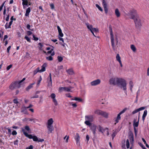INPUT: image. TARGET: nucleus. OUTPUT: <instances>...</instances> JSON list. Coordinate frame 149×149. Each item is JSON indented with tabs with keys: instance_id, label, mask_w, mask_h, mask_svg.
Returning a JSON list of instances; mask_svg holds the SVG:
<instances>
[{
	"instance_id": "f257e3e1",
	"label": "nucleus",
	"mask_w": 149,
	"mask_h": 149,
	"mask_svg": "<svg viewBox=\"0 0 149 149\" xmlns=\"http://www.w3.org/2000/svg\"><path fill=\"white\" fill-rule=\"evenodd\" d=\"M109 83L110 85L115 86L118 85L121 88L125 90V92L127 84L125 80L121 78L113 77L110 78L109 80Z\"/></svg>"
},
{
	"instance_id": "f03ea898",
	"label": "nucleus",
	"mask_w": 149,
	"mask_h": 149,
	"mask_svg": "<svg viewBox=\"0 0 149 149\" xmlns=\"http://www.w3.org/2000/svg\"><path fill=\"white\" fill-rule=\"evenodd\" d=\"M109 29L111 36V41L112 48L113 50H115L117 49V48L119 47V45L118 43V39L117 38H116V45H114V39L113 38V34L112 29L111 25H109Z\"/></svg>"
},
{
	"instance_id": "7ed1b4c3",
	"label": "nucleus",
	"mask_w": 149,
	"mask_h": 149,
	"mask_svg": "<svg viewBox=\"0 0 149 149\" xmlns=\"http://www.w3.org/2000/svg\"><path fill=\"white\" fill-rule=\"evenodd\" d=\"M85 121L84 123L87 125L90 126L92 124L91 122L94 120V116L93 115H89L85 116Z\"/></svg>"
},
{
	"instance_id": "20e7f679",
	"label": "nucleus",
	"mask_w": 149,
	"mask_h": 149,
	"mask_svg": "<svg viewBox=\"0 0 149 149\" xmlns=\"http://www.w3.org/2000/svg\"><path fill=\"white\" fill-rule=\"evenodd\" d=\"M131 18L134 19L136 26L137 28H139L141 26V24L140 19L138 15H132Z\"/></svg>"
},
{
	"instance_id": "39448f33",
	"label": "nucleus",
	"mask_w": 149,
	"mask_h": 149,
	"mask_svg": "<svg viewBox=\"0 0 149 149\" xmlns=\"http://www.w3.org/2000/svg\"><path fill=\"white\" fill-rule=\"evenodd\" d=\"M86 25L88 29L90 30L94 36L96 37V36L94 33L93 32H98V29L96 28H93L92 25L89 24L88 23H86Z\"/></svg>"
},
{
	"instance_id": "423d86ee",
	"label": "nucleus",
	"mask_w": 149,
	"mask_h": 149,
	"mask_svg": "<svg viewBox=\"0 0 149 149\" xmlns=\"http://www.w3.org/2000/svg\"><path fill=\"white\" fill-rule=\"evenodd\" d=\"M21 84L19 82H15L12 83L9 87L10 89L13 90L15 88H19L21 87Z\"/></svg>"
},
{
	"instance_id": "0eeeda50",
	"label": "nucleus",
	"mask_w": 149,
	"mask_h": 149,
	"mask_svg": "<svg viewBox=\"0 0 149 149\" xmlns=\"http://www.w3.org/2000/svg\"><path fill=\"white\" fill-rule=\"evenodd\" d=\"M101 82V80L99 79H97L91 82L92 86H95L99 84Z\"/></svg>"
},
{
	"instance_id": "6e6552de",
	"label": "nucleus",
	"mask_w": 149,
	"mask_h": 149,
	"mask_svg": "<svg viewBox=\"0 0 149 149\" xmlns=\"http://www.w3.org/2000/svg\"><path fill=\"white\" fill-rule=\"evenodd\" d=\"M102 4L103 8L106 13H107L108 12V9L107 8V4L105 0H102Z\"/></svg>"
},
{
	"instance_id": "1a4fd4ad",
	"label": "nucleus",
	"mask_w": 149,
	"mask_h": 149,
	"mask_svg": "<svg viewBox=\"0 0 149 149\" xmlns=\"http://www.w3.org/2000/svg\"><path fill=\"white\" fill-rule=\"evenodd\" d=\"M22 130L26 136L28 137L30 139H33V136L31 134H29L26 132L25 131L24 129V128H22Z\"/></svg>"
},
{
	"instance_id": "9d476101",
	"label": "nucleus",
	"mask_w": 149,
	"mask_h": 149,
	"mask_svg": "<svg viewBox=\"0 0 149 149\" xmlns=\"http://www.w3.org/2000/svg\"><path fill=\"white\" fill-rule=\"evenodd\" d=\"M47 128L48 130V134H50L52 133V131L54 130V127L52 125H47Z\"/></svg>"
},
{
	"instance_id": "9b49d317",
	"label": "nucleus",
	"mask_w": 149,
	"mask_h": 149,
	"mask_svg": "<svg viewBox=\"0 0 149 149\" xmlns=\"http://www.w3.org/2000/svg\"><path fill=\"white\" fill-rule=\"evenodd\" d=\"M66 71L70 75H72L74 74V72L72 68L66 70Z\"/></svg>"
},
{
	"instance_id": "f8f14e48",
	"label": "nucleus",
	"mask_w": 149,
	"mask_h": 149,
	"mask_svg": "<svg viewBox=\"0 0 149 149\" xmlns=\"http://www.w3.org/2000/svg\"><path fill=\"white\" fill-rule=\"evenodd\" d=\"M80 137L79 136V134L78 133H77L76 134L75 139L76 141V142L77 144H78L79 142Z\"/></svg>"
},
{
	"instance_id": "ddd939ff",
	"label": "nucleus",
	"mask_w": 149,
	"mask_h": 149,
	"mask_svg": "<svg viewBox=\"0 0 149 149\" xmlns=\"http://www.w3.org/2000/svg\"><path fill=\"white\" fill-rule=\"evenodd\" d=\"M102 111L96 109L94 111V113L98 115H101Z\"/></svg>"
},
{
	"instance_id": "4468645a",
	"label": "nucleus",
	"mask_w": 149,
	"mask_h": 149,
	"mask_svg": "<svg viewBox=\"0 0 149 149\" xmlns=\"http://www.w3.org/2000/svg\"><path fill=\"white\" fill-rule=\"evenodd\" d=\"M57 28L58 30L59 36L61 37H63V34L62 33V30L58 26H57Z\"/></svg>"
},
{
	"instance_id": "2eb2a0df",
	"label": "nucleus",
	"mask_w": 149,
	"mask_h": 149,
	"mask_svg": "<svg viewBox=\"0 0 149 149\" xmlns=\"http://www.w3.org/2000/svg\"><path fill=\"white\" fill-rule=\"evenodd\" d=\"M46 65V64L45 63L42 66V69L41 70L39 69L40 72H42L45 71Z\"/></svg>"
},
{
	"instance_id": "dca6fc26",
	"label": "nucleus",
	"mask_w": 149,
	"mask_h": 149,
	"mask_svg": "<svg viewBox=\"0 0 149 149\" xmlns=\"http://www.w3.org/2000/svg\"><path fill=\"white\" fill-rule=\"evenodd\" d=\"M109 113L106 112L102 111L101 115L106 118H108V117Z\"/></svg>"
},
{
	"instance_id": "f3484780",
	"label": "nucleus",
	"mask_w": 149,
	"mask_h": 149,
	"mask_svg": "<svg viewBox=\"0 0 149 149\" xmlns=\"http://www.w3.org/2000/svg\"><path fill=\"white\" fill-rule=\"evenodd\" d=\"M60 90L62 91L64 90L67 92H70V88L66 87H61L60 88Z\"/></svg>"
},
{
	"instance_id": "a211bd4d",
	"label": "nucleus",
	"mask_w": 149,
	"mask_h": 149,
	"mask_svg": "<svg viewBox=\"0 0 149 149\" xmlns=\"http://www.w3.org/2000/svg\"><path fill=\"white\" fill-rule=\"evenodd\" d=\"M26 108H27L25 107H22L21 109V112L25 114H27V112L26 109Z\"/></svg>"
},
{
	"instance_id": "6ab92c4d",
	"label": "nucleus",
	"mask_w": 149,
	"mask_h": 149,
	"mask_svg": "<svg viewBox=\"0 0 149 149\" xmlns=\"http://www.w3.org/2000/svg\"><path fill=\"white\" fill-rule=\"evenodd\" d=\"M54 122V121L52 118H50L47 121V125H52Z\"/></svg>"
},
{
	"instance_id": "aec40b11",
	"label": "nucleus",
	"mask_w": 149,
	"mask_h": 149,
	"mask_svg": "<svg viewBox=\"0 0 149 149\" xmlns=\"http://www.w3.org/2000/svg\"><path fill=\"white\" fill-rule=\"evenodd\" d=\"M120 115V114L118 113V114L117 116L115 119V121L116 123H118L119 121L121 119Z\"/></svg>"
},
{
	"instance_id": "412c9836",
	"label": "nucleus",
	"mask_w": 149,
	"mask_h": 149,
	"mask_svg": "<svg viewBox=\"0 0 149 149\" xmlns=\"http://www.w3.org/2000/svg\"><path fill=\"white\" fill-rule=\"evenodd\" d=\"M147 113V110H145L143 113V114L142 116V120L144 121L145 119V118L146 116Z\"/></svg>"
},
{
	"instance_id": "4be33fe9",
	"label": "nucleus",
	"mask_w": 149,
	"mask_h": 149,
	"mask_svg": "<svg viewBox=\"0 0 149 149\" xmlns=\"http://www.w3.org/2000/svg\"><path fill=\"white\" fill-rule=\"evenodd\" d=\"M115 13L117 17H119L120 16V13L118 9H116L115 10Z\"/></svg>"
},
{
	"instance_id": "5701e85b",
	"label": "nucleus",
	"mask_w": 149,
	"mask_h": 149,
	"mask_svg": "<svg viewBox=\"0 0 149 149\" xmlns=\"http://www.w3.org/2000/svg\"><path fill=\"white\" fill-rule=\"evenodd\" d=\"M97 127V129L98 130L99 132L103 133V131H104V129L100 125H98Z\"/></svg>"
},
{
	"instance_id": "b1692460",
	"label": "nucleus",
	"mask_w": 149,
	"mask_h": 149,
	"mask_svg": "<svg viewBox=\"0 0 149 149\" xmlns=\"http://www.w3.org/2000/svg\"><path fill=\"white\" fill-rule=\"evenodd\" d=\"M139 120H138V121L137 122H136V120L135 119H134V124L133 125L134 127V128L135 127H137L139 125Z\"/></svg>"
},
{
	"instance_id": "393cba45",
	"label": "nucleus",
	"mask_w": 149,
	"mask_h": 149,
	"mask_svg": "<svg viewBox=\"0 0 149 149\" xmlns=\"http://www.w3.org/2000/svg\"><path fill=\"white\" fill-rule=\"evenodd\" d=\"M31 9L30 7H29L26 10V12L25 14V16H28L29 14V13L30 12Z\"/></svg>"
},
{
	"instance_id": "a878e982",
	"label": "nucleus",
	"mask_w": 149,
	"mask_h": 149,
	"mask_svg": "<svg viewBox=\"0 0 149 149\" xmlns=\"http://www.w3.org/2000/svg\"><path fill=\"white\" fill-rule=\"evenodd\" d=\"M22 5L24 6H24H27L28 2L27 0H22Z\"/></svg>"
},
{
	"instance_id": "bb28decb",
	"label": "nucleus",
	"mask_w": 149,
	"mask_h": 149,
	"mask_svg": "<svg viewBox=\"0 0 149 149\" xmlns=\"http://www.w3.org/2000/svg\"><path fill=\"white\" fill-rule=\"evenodd\" d=\"M47 82L48 83V86H52V78H51V81H50V78H48L47 80Z\"/></svg>"
},
{
	"instance_id": "cd10ccee",
	"label": "nucleus",
	"mask_w": 149,
	"mask_h": 149,
	"mask_svg": "<svg viewBox=\"0 0 149 149\" xmlns=\"http://www.w3.org/2000/svg\"><path fill=\"white\" fill-rule=\"evenodd\" d=\"M130 48L132 50V51L134 52H136V49L135 46L133 45H131Z\"/></svg>"
},
{
	"instance_id": "c85d7f7f",
	"label": "nucleus",
	"mask_w": 149,
	"mask_h": 149,
	"mask_svg": "<svg viewBox=\"0 0 149 149\" xmlns=\"http://www.w3.org/2000/svg\"><path fill=\"white\" fill-rule=\"evenodd\" d=\"M35 83L34 82V83H32L30 85H29V86H28L26 88V90L27 91H29L30 89H31L33 87V85L35 84Z\"/></svg>"
},
{
	"instance_id": "c756f323",
	"label": "nucleus",
	"mask_w": 149,
	"mask_h": 149,
	"mask_svg": "<svg viewBox=\"0 0 149 149\" xmlns=\"http://www.w3.org/2000/svg\"><path fill=\"white\" fill-rule=\"evenodd\" d=\"M129 84L130 85V89L131 92H132V88L133 86V82L132 81H130L129 83Z\"/></svg>"
},
{
	"instance_id": "7c9ffc66",
	"label": "nucleus",
	"mask_w": 149,
	"mask_h": 149,
	"mask_svg": "<svg viewBox=\"0 0 149 149\" xmlns=\"http://www.w3.org/2000/svg\"><path fill=\"white\" fill-rule=\"evenodd\" d=\"M116 60L119 62L121 61L120 57L119 54H117L116 57Z\"/></svg>"
},
{
	"instance_id": "2f4dec72",
	"label": "nucleus",
	"mask_w": 149,
	"mask_h": 149,
	"mask_svg": "<svg viewBox=\"0 0 149 149\" xmlns=\"http://www.w3.org/2000/svg\"><path fill=\"white\" fill-rule=\"evenodd\" d=\"M42 80V78L41 76H40V78H39V80H38V82H37V87H38L39 86L40 84L41 81Z\"/></svg>"
},
{
	"instance_id": "473e14b6",
	"label": "nucleus",
	"mask_w": 149,
	"mask_h": 149,
	"mask_svg": "<svg viewBox=\"0 0 149 149\" xmlns=\"http://www.w3.org/2000/svg\"><path fill=\"white\" fill-rule=\"evenodd\" d=\"M52 101L55 106H57L58 105V102L56 99L52 100Z\"/></svg>"
},
{
	"instance_id": "72a5a7b5",
	"label": "nucleus",
	"mask_w": 149,
	"mask_h": 149,
	"mask_svg": "<svg viewBox=\"0 0 149 149\" xmlns=\"http://www.w3.org/2000/svg\"><path fill=\"white\" fill-rule=\"evenodd\" d=\"M74 100L81 102L82 101V100L79 97H75L74 98Z\"/></svg>"
},
{
	"instance_id": "f704fd0d",
	"label": "nucleus",
	"mask_w": 149,
	"mask_h": 149,
	"mask_svg": "<svg viewBox=\"0 0 149 149\" xmlns=\"http://www.w3.org/2000/svg\"><path fill=\"white\" fill-rule=\"evenodd\" d=\"M126 146L127 148H129L130 147V143L129 140L127 139L126 141Z\"/></svg>"
},
{
	"instance_id": "c9c22d12",
	"label": "nucleus",
	"mask_w": 149,
	"mask_h": 149,
	"mask_svg": "<svg viewBox=\"0 0 149 149\" xmlns=\"http://www.w3.org/2000/svg\"><path fill=\"white\" fill-rule=\"evenodd\" d=\"M50 96L51 97V98L52 99V100L56 99V95L54 93H52L51 94Z\"/></svg>"
},
{
	"instance_id": "e433bc0d",
	"label": "nucleus",
	"mask_w": 149,
	"mask_h": 149,
	"mask_svg": "<svg viewBox=\"0 0 149 149\" xmlns=\"http://www.w3.org/2000/svg\"><path fill=\"white\" fill-rule=\"evenodd\" d=\"M117 132L116 131H114L113 134L112 135V139H113L114 137L116 136V134H117Z\"/></svg>"
},
{
	"instance_id": "4c0bfd02",
	"label": "nucleus",
	"mask_w": 149,
	"mask_h": 149,
	"mask_svg": "<svg viewBox=\"0 0 149 149\" xmlns=\"http://www.w3.org/2000/svg\"><path fill=\"white\" fill-rule=\"evenodd\" d=\"M58 59L59 62H61L63 60V58L61 56H58Z\"/></svg>"
},
{
	"instance_id": "58836bf2",
	"label": "nucleus",
	"mask_w": 149,
	"mask_h": 149,
	"mask_svg": "<svg viewBox=\"0 0 149 149\" xmlns=\"http://www.w3.org/2000/svg\"><path fill=\"white\" fill-rule=\"evenodd\" d=\"M95 6L96 7H97L99 10L101 11H102L103 10L102 9L98 4H96Z\"/></svg>"
},
{
	"instance_id": "ea45409f",
	"label": "nucleus",
	"mask_w": 149,
	"mask_h": 149,
	"mask_svg": "<svg viewBox=\"0 0 149 149\" xmlns=\"http://www.w3.org/2000/svg\"><path fill=\"white\" fill-rule=\"evenodd\" d=\"M33 141H37L38 140V137L35 136H33Z\"/></svg>"
},
{
	"instance_id": "a19ab883",
	"label": "nucleus",
	"mask_w": 149,
	"mask_h": 149,
	"mask_svg": "<svg viewBox=\"0 0 149 149\" xmlns=\"http://www.w3.org/2000/svg\"><path fill=\"white\" fill-rule=\"evenodd\" d=\"M5 28L6 29L11 28V26H9V24L8 23H6L5 25Z\"/></svg>"
},
{
	"instance_id": "79ce46f5",
	"label": "nucleus",
	"mask_w": 149,
	"mask_h": 149,
	"mask_svg": "<svg viewBox=\"0 0 149 149\" xmlns=\"http://www.w3.org/2000/svg\"><path fill=\"white\" fill-rule=\"evenodd\" d=\"M40 68L38 67V68L36 70L34 71V74H36L38 72H40L39 71Z\"/></svg>"
},
{
	"instance_id": "37998d69",
	"label": "nucleus",
	"mask_w": 149,
	"mask_h": 149,
	"mask_svg": "<svg viewBox=\"0 0 149 149\" xmlns=\"http://www.w3.org/2000/svg\"><path fill=\"white\" fill-rule=\"evenodd\" d=\"M47 59L49 61H52L53 60V58L51 56H49L48 57H46Z\"/></svg>"
},
{
	"instance_id": "c03bdc74",
	"label": "nucleus",
	"mask_w": 149,
	"mask_h": 149,
	"mask_svg": "<svg viewBox=\"0 0 149 149\" xmlns=\"http://www.w3.org/2000/svg\"><path fill=\"white\" fill-rule=\"evenodd\" d=\"M27 120H28L29 121H33L34 123H35L36 122L35 121V120L36 119L34 118H28L27 119Z\"/></svg>"
},
{
	"instance_id": "a18cd8bd",
	"label": "nucleus",
	"mask_w": 149,
	"mask_h": 149,
	"mask_svg": "<svg viewBox=\"0 0 149 149\" xmlns=\"http://www.w3.org/2000/svg\"><path fill=\"white\" fill-rule=\"evenodd\" d=\"M24 38L26 39L27 41L30 42L31 40L30 38H29L28 36H26L24 37Z\"/></svg>"
},
{
	"instance_id": "49530a36",
	"label": "nucleus",
	"mask_w": 149,
	"mask_h": 149,
	"mask_svg": "<svg viewBox=\"0 0 149 149\" xmlns=\"http://www.w3.org/2000/svg\"><path fill=\"white\" fill-rule=\"evenodd\" d=\"M126 110V109H123L122 111H121L119 113L120 115L122 114V113H124Z\"/></svg>"
},
{
	"instance_id": "de8ad7c7",
	"label": "nucleus",
	"mask_w": 149,
	"mask_h": 149,
	"mask_svg": "<svg viewBox=\"0 0 149 149\" xmlns=\"http://www.w3.org/2000/svg\"><path fill=\"white\" fill-rule=\"evenodd\" d=\"M25 149H33V146L32 145H30L29 147H27Z\"/></svg>"
},
{
	"instance_id": "09e8293b",
	"label": "nucleus",
	"mask_w": 149,
	"mask_h": 149,
	"mask_svg": "<svg viewBox=\"0 0 149 149\" xmlns=\"http://www.w3.org/2000/svg\"><path fill=\"white\" fill-rule=\"evenodd\" d=\"M139 111L138 110V109H136V110H134L132 113L133 114H134L135 113L138 112H139Z\"/></svg>"
},
{
	"instance_id": "8fccbe9b",
	"label": "nucleus",
	"mask_w": 149,
	"mask_h": 149,
	"mask_svg": "<svg viewBox=\"0 0 149 149\" xmlns=\"http://www.w3.org/2000/svg\"><path fill=\"white\" fill-rule=\"evenodd\" d=\"M130 136H131L130 139H131L132 141H134V140L133 135V134L132 133H131V134H130Z\"/></svg>"
},
{
	"instance_id": "3c124183",
	"label": "nucleus",
	"mask_w": 149,
	"mask_h": 149,
	"mask_svg": "<svg viewBox=\"0 0 149 149\" xmlns=\"http://www.w3.org/2000/svg\"><path fill=\"white\" fill-rule=\"evenodd\" d=\"M25 128L26 130L27 131H29L30 130V128L28 126H26L25 127Z\"/></svg>"
},
{
	"instance_id": "603ef678",
	"label": "nucleus",
	"mask_w": 149,
	"mask_h": 149,
	"mask_svg": "<svg viewBox=\"0 0 149 149\" xmlns=\"http://www.w3.org/2000/svg\"><path fill=\"white\" fill-rule=\"evenodd\" d=\"M96 126L95 125H93L92 128V130H96Z\"/></svg>"
},
{
	"instance_id": "864d4df0",
	"label": "nucleus",
	"mask_w": 149,
	"mask_h": 149,
	"mask_svg": "<svg viewBox=\"0 0 149 149\" xmlns=\"http://www.w3.org/2000/svg\"><path fill=\"white\" fill-rule=\"evenodd\" d=\"M33 40L35 41H37L38 40V38L37 37H35V35H33Z\"/></svg>"
},
{
	"instance_id": "5fc2aeb1",
	"label": "nucleus",
	"mask_w": 149,
	"mask_h": 149,
	"mask_svg": "<svg viewBox=\"0 0 149 149\" xmlns=\"http://www.w3.org/2000/svg\"><path fill=\"white\" fill-rule=\"evenodd\" d=\"M50 6L51 8L52 9H54V4L52 3L51 4H50Z\"/></svg>"
},
{
	"instance_id": "6e6d98bb",
	"label": "nucleus",
	"mask_w": 149,
	"mask_h": 149,
	"mask_svg": "<svg viewBox=\"0 0 149 149\" xmlns=\"http://www.w3.org/2000/svg\"><path fill=\"white\" fill-rule=\"evenodd\" d=\"M145 109V107H142L141 108H140L138 109V110L139 111H140L141 110H144Z\"/></svg>"
},
{
	"instance_id": "4d7b16f0",
	"label": "nucleus",
	"mask_w": 149,
	"mask_h": 149,
	"mask_svg": "<svg viewBox=\"0 0 149 149\" xmlns=\"http://www.w3.org/2000/svg\"><path fill=\"white\" fill-rule=\"evenodd\" d=\"M12 67V65H10L8 66L6 68V69L7 70H9Z\"/></svg>"
},
{
	"instance_id": "13d9d810",
	"label": "nucleus",
	"mask_w": 149,
	"mask_h": 149,
	"mask_svg": "<svg viewBox=\"0 0 149 149\" xmlns=\"http://www.w3.org/2000/svg\"><path fill=\"white\" fill-rule=\"evenodd\" d=\"M27 34L28 36H30L32 34V32L30 31H28L27 32Z\"/></svg>"
},
{
	"instance_id": "bf43d9fd",
	"label": "nucleus",
	"mask_w": 149,
	"mask_h": 149,
	"mask_svg": "<svg viewBox=\"0 0 149 149\" xmlns=\"http://www.w3.org/2000/svg\"><path fill=\"white\" fill-rule=\"evenodd\" d=\"M17 133L15 131H13L12 132V134L13 135H16Z\"/></svg>"
},
{
	"instance_id": "052dcab7",
	"label": "nucleus",
	"mask_w": 149,
	"mask_h": 149,
	"mask_svg": "<svg viewBox=\"0 0 149 149\" xmlns=\"http://www.w3.org/2000/svg\"><path fill=\"white\" fill-rule=\"evenodd\" d=\"M13 102L15 104H17L18 103V102L17 99H14L13 100Z\"/></svg>"
},
{
	"instance_id": "680f3d73",
	"label": "nucleus",
	"mask_w": 149,
	"mask_h": 149,
	"mask_svg": "<svg viewBox=\"0 0 149 149\" xmlns=\"http://www.w3.org/2000/svg\"><path fill=\"white\" fill-rule=\"evenodd\" d=\"M44 141V139H38V142H42Z\"/></svg>"
},
{
	"instance_id": "e2e57ef3",
	"label": "nucleus",
	"mask_w": 149,
	"mask_h": 149,
	"mask_svg": "<svg viewBox=\"0 0 149 149\" xmlns=\"http://www.w3.org/2000/svg\"><path fill=\"white\" fill-rule=\"evenodd\" d=\"M25 79V78H23L22 80L20 81H19V84L21 85V83Z\"/></svg>"
},
{
	"instance_id": "0e129e2a",
	"label": "nucleus",
	"mask_w": 149,
	"mask_h": 149,
	"mask_svg": "<svg viewBox=\"0 0 149 149\" xmlns=\"http://www.w3.org/2000/svg\"><path fill=\"white\" fill-rule=\"evenodd\" d=\"M134 132H135V135L136 136V135H137V131L135 127L134 128Z\"/></svg>"
},
{
	"instance_id": "69168bd1",
	"label": "nucleus",
	"mask_w": 149,
	"mask_h": 149,
	"mask_svg": "<svg viewBox=\"0 0 149 149\" xmlns=\"http://www.w3.org/2000/svg\"><path fill=\"white\" fill-rule=\"evenodd\" d=\"M38 97V95H36L34 96L31 97V98H37Z\"/></svg>"
},
{
	"instance_id": "338daca9",
	"label": "nucleus",
	"mask_w": 149,
	"mask_h": 149,
	"mask_svg": "<svg viewBox=\"0 0 149 149\" xmlns=\"http://www.w3.org/2000/svg\"><path fill=\"white\" fill-rule=\"evenodd\" d=\"M11 46H9L7 48V52L8 53H9V50L11 48Z\"/></svg>"
},
{
	"instance_id": "774afa93",
	"label": "nucleus",
	"mask_w": 149,
	"mask_h": 149,
	"mask_svg": "<svg viewBox=\"0 0 149 149\" xmlns=\"http://www.w3.org/2000/svg\"><path fill=\"white\" fill-rule=\"evenodd\" d=\"M139 145L143 149V148H145V147L141 143H139Z\"/></svg>"
}]
</instances>
